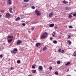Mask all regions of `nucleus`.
Listing matches in <instances>:
<instances>
[{
	"label": "nucleus",
	"mask_w": 76,
	"mask_h": 76,
	"mask_svg": "<svg viewBox=\"0 0 76 76\" xmlns=\"http://www.w3.org/2000/svg\"><path fill=\"white\" fill-rule=\"evenodd\" d=\"M47 36H48V33H47V32H45L43 33V34L41 36V38L42 39L45 38H46Z\"/></svg>",
	"instance_id": "obj_1"
},
{
	"label": "nucleus",
	"mask_w": 76,
	"mask_h": 76,
	"mask_svg": "<svg viewBox=\"0 0 76 76\" xmlns=\"http://www.w3.org/2000/svg\"><path fill=\"white\" fill-rule=\"evenodd\" d=\"M35 12L36 13V15H37V16H39L41 15L40 11H39L37 10H36L35 11Z\"/></svg>",
	"instance_id": "obj_2"
},
{
	"label": "nucleus",
	"mask_w": 76,
	"mask_h": 76,
	"mask_svg": "<svg viewBox=\"0 0 76 76\" xmlns=\"http://www.w3.org/2000/svg\"><path fill=\"white\" fill-rule=\"evenodd\" d=\"M18 51V49L17 48H14V50L12 51V53L14 54H16Z\"/></svg>",
	"instance_id": "obj_3"
},
{
	"label": "nucleus",
	"mask_w": 76,
	"mask_h": 76,
	"mask_svg": "<svg viewBox=\"0 0 76 76\" xmlns=\"http://www.w3.org/2000/svg\"><path fill=\"white\" fill-rule=\"evenodd\" d=\"M22 40H18L17 42V44H20L22 43Z\"/></svg>",
	"instance_id": "obj_4"
},
{
	"label": "nucleus",
	"mask_w": 76,
	"mask_h": 76,
	"mask_svg": "<svg viewBox=\"0 0 76 76\" xmlns=\"http://www.w3.org/2000/svg\"><path fill=\"white\" fill-rule=\"evenodd\" d=\"M58 52L60 53H64V50H61V49H59L58 50Z\"/></svg>",
	"instance_id": "obj_5"
},
{
	"label": "nucleus",
	"mask_w": 76,
	"mask_h": 76,
	"mask_svg": "<svg viewBox=\"0 0 76 76\" xmlns=\"http://www.w3.org/2000/svg\"><path fill=\"white\" fill-rule=\"evenodd\" d=\"M54 15L53 12H51L49 14V17H52V16Z\"/></svg>",
	"instance_id": "obj_6"
},
{
	"label": "nucleus",
	"mask_w": 76,
	"mask_h": 76,
	"mask_svg": "<svg viewBox=\"0 0 76 76\" xmlns=\"http://www.w3.org/2000/svg\"><path fill=\"white\" fill-rule=\"evenodd\" d=\"M10 14L9 13H7L6 14V17L8 18H9V17H10Z\"/></svg>",
	"instance_id": "obj_7"
},
{
	"label": "nucleus",
	"mask_w": 76,
	"mask_h": 76,
	"mask_svg": "<svg viewBox=\"0 0 76 76\" xmlns=\"http://www.w3.org/2000/svg\"><path fill=\"white\" fill-rule=\"evenodd\" d=\"M40 45H41V43H37L36 45V46L37 47H38V46H40Z\"/></svg>",
	"instance_id": "obj_8"
},
{
	"label": "nucleus",
	"mask_w": 76,
	"mask_h": 76,
	"mask_svg": "<svg viewBox=\"0 0 76 76\" xmlns=\"http://www.w3.org/2000/svg\"><path fill=\"white\" fill-rule=\"evenodd\" d=\"M38 69H39L40 71H41V70H42L43 68L42 67V66H39V67Z\"/></svg>",
	"instance_id": "obj_9"
},
{
	"label": "nucleus",
	"mask_w": 76,
	"mask_h": 76,
	"mask_svg": "<svg viewBox=\"0 0 76 76\" xmlns=\"http://www.w3.org/2000/svg\"><path fill=\"white\" fill-rule=\"evenodd\" d=\"M54 26V24H49V27H53Z\"/></svg>",
	"instance_id": "obj_10"
},
{
	"label": "nucleus",
	"mask_w": 76,
	"mask_h": 76,
	"mask_svg": "<svg viewBox=\"0 0 76 76\" xmlns=\"http://www.w3.org/2000/svg\"><path fill=\"white\" fill-rule=\"evenodd\" d=\"M7 1L9 4H12V1L11 0H8Z\"/></svg>",
	"instance_id": "obj_11"
},
{
	"label": "nucleus",
	"mask_w": 76,
	"mask_h": 76,
	"mask_svg": "<svg viewBox=\"0 0 76 76\" xmlns=\"http://www.w3.org/2000/svg\"><path fill=\"white\" fill-rule=\"evenodd\" d=\"M65 9L66 10H70V8L68 7H66Z\"/></svg>",
	"instance_id": "obj_12"
},
{
	"label": "nucleus",
	"mask_w": 76,
	"mask_h": 76,
	"mask_svg": "<svg viewBox=\"0 0 76 76\" xmlns=\"http://www.w3.org/2000/svg\"><path fill=\"white\" fill-rule=\"evenodd\" d=\"M62 3H63L64 4H67L68 3V2L67 1L64 0Z\"/></svg>",
	"instance_id": "obj_13"
},
{
	"label": "nucleus",
	"mask_w": 76,
	"mask_h": 76,
	"mask_svg": "<svg viewBox=\"0 0 76 76\" xmlns=\"http://www.w3.org/2000/svg\"><path fill=\"white\" fill-rule=\"evenodd\" d=\"M12 41H13L12 39H10L8 40V42H12Z\"/></svg>",
	"instance_id": "obj_14"
},
{
	"label": "nucleus",
	"mask_w": 76,
	"mask_h": 76,
	"mask_svg": "<svg viewBox=\"0 0 76 76\" xmlns=\"http://www.w3.org/2000/svg\"><path fill=\"white\" fill-rule=\"evenodd\" d=\"M12 10H13V9H12V8H9V10L10 13H12Z\"/></svg>",
	"instance_id": "obj_15"
},
{
	"label": "nucleus",
	"mask_w": 76,
	"mask_h": 76,
	"mask_svg": "<svg viewBox=\"0 0 76 76\" xmlns=\"http://www.w3.org/2000/svg\"><path fill=\"white\" fill-rule=\"evenodd\" d=\"M47 47L46 46H45L43 48V51H45V50H47Z\"/></svg>",
	"instance_id": "obj_16"
},
{
	"label": "nucleus",
	"mask_w": 76,
	"mask_h": 76,
	"mask_svg": "<svg viewBox=\"0 0 76 76\" xmlns=\"http://www.w3.org/2000/svg\"><path fill=\"white\" fill-rule=\"evenodd\" d=\"M20 20V18L18 17L16 18V19H15V21H18V20Z\"/></svg>",
	"instance_id": "obj_17"
},
{
	"label": "nucleus",
	"mask_w": 76,
	"mask_h": 76,
	"mask_svg": "<svg viewBox=\"0 0 76 76\" xmlns=\"http://www.w3.org/2000/svg\"><path fill=\"white\" fill-rule=\"evenodd\" d=\"M70 64V62H68L66 64H65V66H68Z\"/></svg>",
	"instance_id": "obj_18"
},
{
	"label": "nucleus",
	"mask_w": 76,
	"mask_h": 76,
	"mask_svg": "<svg viewBox=\"0 0 76 76\" xmlns=\"http://www.w3.org/2000/svg\"><path fill=\"white\" fill-rule=\"evenodd\" d=\"M36 70H32V73H36Z\"/></svg>",
	"instance_id": "obj_19"
},
{
	"label": "nucleus",
	"mask_w": 76,
	"mask_h": 76,
	"mask_svg": "<svg viewBox=\"0 0 76 76\" xmlns=\"http://www.w3.org/2000/svg\"><path fill=\"white\" fill-rule=\"evenodd\" d=\"M53 42L54 44H57V41L56 40H54L53 41Z\"/></svg>",
	"instance_id": "obj_20"
},
{
	"label": "nucleus",
	"mask_w": 76,
	"mask_h": 76,
	"mask_svg": "<svg viewBox=\"0 0 76 76\" xmlns=\"http://www.w3.org/2000/svg\"><path fill=\"white\" fill-rule=\"evenodd\" d=\"M7 38H13V37L12 36H7Z\"/></svg>",
	"instance_id": "obj_21"
},
{
	"label": "nucleus",
	"mask_w": 76,
	"mask_h": 76,
	"mask_svg": "<svg viewBox=\"0 0 76 76\" xmlns=\"http://www.w3.org/2000/svg\"><path fill=\"white\" fill-rule=\"evenodd\" d=\"M55 32H54V31L52 34V36L53 37H55V36H54V35H55Z\"/></svg>",
	"instance_id": "obj_22"
},
{
	"label": "nucleus",
	"mask_w": 76,
	"mask_h": 76,
	"mask_svg": "<svg viewBox=\"0 0 76 76\" xmlns=\"http://www.w3.org/2000/svg\"><path fill=\"white\" fill-rule=\"evenodd\" d=\"M68 42L69 43V45H71V44H72V42H71V41L70 40H68Z\"/></svg>",
	"instance_id": "obj_23"
},
{
	"label": "nucleus",
	"mask_w": 76,
	"mask_h": 76,
	"mask_svg": "<svg viewBox=\"0 0 76 76\" xmlns=\"http://www.w3.org/2000/svg\"><path fill=\"white\" fill-rule=\"evenodd\" d=\"M55 75H58V72H57V71H56L55 72Z\"/></svg>",
	"instance_id": "obj_24"
},
{
	"label": "nucleus",
	"mask_w": 76,
	"mask_h": 76,
	"mask_svg": "<svg viewBox=\"0 0 76 76\" xmlns=\"http://www.w3.org/2000/svg\"><path fill=\"white\" fill-rule=\"evenodd\" d=\"M17 63L19 64V63H20V60H18L17 61Z\"/></svg>",
	"instance_id": "obj_25"
},
{
	"label": "nucleus",
	"mask_w": 76,
	"mask_h": 76,
	"mask_svg": "<svg viewBox=\"0 0 76 76\" xmlns=\"http://www.w3.org/2000/svg\"><path fill=\"white\" fill-rule=\"evenodd\" d=\"M60 63H61V62L60 61H57V64H60Z\"/></svg>",
	"instance_id": "obj_26"
},
{
	"label": "nucleus",
	"mask_w": 76,
	"mask_h": 76,
	"mask_svg": "<svg viewBox=\"0 0 76 76\" xmlns=\"http://www.w3.org/2000/svg\"><path fill=\"white\" fill-rule=\"evenodd\" d=\"M68 17L69 18H72V15H70V14H69V15Z\"/></svg>",
	"instance_id": "obj_27"
},
{
	"label": "nucleus",
	"mask_w": 76,
	"mask_h": 76,
	"mask_svg": "<svg viewBox=\"0 0 76 76\" xmlns=\"http://www.w3.org/2000/svg\"><path fill=\"white\" fill-rule=\"evenodd\" d=\"M73 56L75 57H76V53L74 52L73 54Z\"/></svg>",
	"instance_id": "obj_28"
},
{
	"label": "nucleus",
	"mask_w": 76,
	"mask_h": 76,
	"mask_svg": "<svg viewBox=\"0 0 76 76\" xmlns=\"http://www.w3.org/2000/svg\"><path fill=\"white\" fill-rule=\"evenodd\" d=\"M24 2H28L29 1V0H23Z\"/></svg>",
	"instance_id": "obj_29"
},
{
	"label": "nucleus",
	"mask_w": 76,
	"mask_h": 76,
	"mask_svg": "<svg viewBox=\"0 0 76 76\" xmlns=\"http://www.w3.org/2000/svg\"><path fill=\"white\" fill-rule=\"evenodd\" d=\"M4 10H3V11L1 10L0 11V12H1V13L3 14V13H4Z\"/></svg>",
	"instance_id": "obj_30"
},
{
	"label": "nucleus",
	"mask_w": 76,
	"mask_h": 76,
	"mask_svg": "<svg viewBox=\"0 0 76 76\" xmlns=\"http://www.w3.org/2000/svg\"><path fill=\"white\" fill-rule=\"evenodd\" d=\"M68 39H70V38H71V36H70V35H68Z\"/></svg>",
	"instance_id": "obj_31"
},
{
	"label": "nucleus",
	"mask_w": 76,
	"mask_h": 76,
	"mask_svg": "<svg viewBox=\"0 0 76 76\" xmlns=\"http://www.w3.org/2000/svg\"><path fill=\"white\" fill-rule=\"evenodd\" d=\"M32 69H35V66H34V65L32 66Z\"/></svg>",
	"instance_id": "obj_32"
},
{
	"label": "nucleus",
	"mask_w": 76,
	"mask_h": 76,
	"mask_svg": "<svg viewBox=\"0 0 76 76\" xmlns=\"http://www.w3.org/2000/svg\"><path fill=\"white\" fill-rule=\"evenodd\" d=\"M31 8L33 9H35V7H34V6L31 7Z\"/></svg>",
	"instance_id": "obj_33"
},
{
	"label": "nucleus",
	"mask_w": 76,
	"mask_h": 76,
	"mask_svg": "<svg viewBox=\"0 0 76 76\" xmlns=\"http://www.w3.org/2000/svg\"><path fill=\"white\" fill-rule=\"evenodd\" d=\"M57 28V25H56V26H55L54 28L55 29H56Z\"/></svg>",
	"instance_id": "obj_34"
},
{
	"label": "nucleus",
	"mask_w": 76,
	"mask_h": 76,
	"mask_svg": "<svg viewBox=\"0 0 76 76\" xmlns=\"http://www.w3.org/2000/svg\"><path fill=\"white\" fill-rule=\"evenodd\" d=\"M10 69H11V70H13V69H15L14 68H13V67H11Z\"/></svg>",
	"instance_id": "obj_35"
},
{
	"label": "nucleus",
	"mask_w": 76,
	"mask_h": 76,
	"mask_svg": "<svg viewBox=\"0 0 76 76\" xmlns=\"http://www.w3.org/2000/svg\"><path fill=\"white\" fill-rule=\"evenodd\" d=\"M22 25H23V26H25V25H26V24H25V23H23L22 24Z\"/></svg>",
	"instance_id": "obj_36"
},
{
	"label": "nucleus",
	"mask_w": 76,
	"mask_h": 76,
	"mask_svg": "<svg viewBox=\"0 0 76 76\" xmlns=\"http://www.w3.org/2000/svg\"><path fill=\"white\" fill-rule=\"evenodd\" d=\"M69 28H73V26H69Z\"/></svg>",
	"instance_id": "obj_37"
},
{
	"label": "nucleus",
	"mask_w": 76,
	"mask_h": 76,
	"mask_svg": "<svg viewBox=\"0 0 76 76\" xmlns=\"http://www.w3.org/2000/svg\"><path fill=\"white\" fill-rule=\"evenodd\" d=\"M0 57L1 58H2L3 57V55H0Z\"/></svg>",
	"instance_id": "obj_38"
},
{
	"label": "nucleus",
	"mask_w": 76,
	"mask_h": 76,
	"mask_svg": "<svg viewBox=\"0 0 76 76\" xmlns=\"http://www.w3.org/2000/svg\"><path fill=\"white\" fill-rule=\"evenodd\" d=\"M74 16H76V13L73 14Z\"/></svg>",
	"instance_id": "obj_39"
},
{
	"label": "nucleus",
	"mask_w": 76,
	"mask_h": 76,
	"mask_svg": "<svg viewBox=\"0 0 76 76\" xmlns=\"http://www.w3.org/2000/svg\"><path fill=\"white\" fill-rule=\"evenodd\" d=\"M53 69V68L52 67H50V70H51Z\"/></svg>",
	"instance_id": "obj_40"
},
{
	"label": "nucleus",
	"mask_w": 76,
	"mask_h": 76,
	"mask_svg": "<svg viewBox=\"0 0 76 76\" xmlns=\"http://www.w3.org/2000/svg\"><path fill=\"white\" fill-rule=\"evenodd\" d=\"M31 29L32 30H34V28L33 27L31 28Z\"/></svg>",
	"instance_id": "obj_41"
},
{
	"label": "nucleus",
	"mask_w": 76,
	"mask_h": 76,
	"mask_svg": "<svg viewBox=\"0 0 76 76\" xmlns=\"http://www.w3.org/2000/svg\"><path fill=\"white\" fill-rule=\"evenodd\" d=\"M50 40H52L53 38H52V37H50Z\"/></svg>",
	"instance_id": "obj_42"
},
{
	"label": "nucleus",
	"mask_w": 76,
	"mask_h": 76,
	"mask_svg": "<svg viewBox=\"0 0 76 76\" xmlns=\"http://www.w3.org/2000/svg\"><path fill=\"white\" fill-rule=\"evenodd\" d=\"M25 21H22L21 22H25Z\"/></svg>",
	"instance_id": "obj_43"
},
{
	"label": "nucleus",
	"mask_w": 76,
	"mask_h": 76,
	"mask_svg": "<svg viewBox=\"0 0 76 76\" xmlns=\"http://www.w3.org/2000/svg\"><path fill=\"white\" fill-rule=\"evenodd\" d=\"M69 69H67V72H69Z\"/></svg>",
	"instance_id": "obj_44"
},
{
	"label": "nucleus",
	"mask_w": 76,
	"mask_h": 76,
	"mask_svg": "<svg viewBox=\"0 0 76 76\" xmlns=\"http://www.w3.org/2000/svg\"><path fill=\"white\" fill-rule=\"evenodd\" d=\"M72 14H73V13H71L69 14H70V15H72Z\"/></svg>",
	"instance_id": "obj_45"
},
{
	"label": "nucleus",
	"mask_w": 76,
	"mask_h": 76,
	"mask_svg": "<svg viewBox=\"0 0 76 76\" xmlns=\"http://www.w3.org/2000/svg\"><path fill=\"white\" fill-rule=\"evenodd\" d=\"M55 17L56 18H57V16H55Z\"/></svg>",
	"instance_id": "obj_46"
},
{
	"label": "nucleus",
	"mask_w": 76,
	"mask_h": 76,
	"mask_svg": "<svg viewBox=\"0 0 76 76\" xmlns=\"http://www.w3.org/2000/svg\"><path fill=\"white\" fill-rule=\"evenodd\" d=\"M3 44H4V45H5V43H3Z\"/></svg>",
	"instance_id": "obj_47"
},
{
	"label": "nucleus",
	"mask_w": 76,
	"mask_h": 76,
	"mask_svg": "<svg viewBox=\"0 0 76 76\" xmlns=\"http://www.w3.org/2000/svg\"><path fill=\"white\" fill-rule=\"evenodd\" d=\"M13 8H14V9H15V6H14L13 7Z\"/></svg>",
	"instance_id": "obj_48"
},
{
	"label": "nucleus",
	"mask_w": 76,
	"mask_h": 76,
	"mask_svg": "<svg viewBox=\"0 0 76 76\" xmlns=\"http://www.w3.org/2000/svg\"><path fill=\"white\" fill-rule=\"evenodd\" d=\"M1 15H0V18H1Z\"/></svg>",
	"instance_id": "obj_49"
},
{
	"label": "nucleus",
	"mask_w": 76,
	"mask_h": 76,
	"mask_svg": "<svg viewBox=\"0 0 76 76\" xmlns=\"http://www.w3.org/2000/svg\"><path fill=\"white\" fill-rule=\"evenodd\" d=\"M8 61H10V59H9L8 60Z\"/></svg>",
	"instance_id": "obj_50"
},
{
	"label": "nucleus",
	"mask_w": 76,
	"mask_h": 76,
	"mask_svg": "<svg viewBox=\"0 0 76 76\" xmlns=\"http://www.w3.org/2000/svg\"><path fill=\"white\" fill-rule=\"evenodd\" d=\"M1 48H0V50Z\"/></svg>",
	"instance_id": "obj_51"
}]
</instances>
